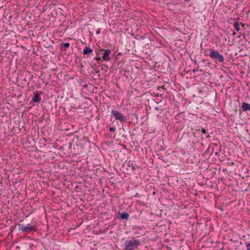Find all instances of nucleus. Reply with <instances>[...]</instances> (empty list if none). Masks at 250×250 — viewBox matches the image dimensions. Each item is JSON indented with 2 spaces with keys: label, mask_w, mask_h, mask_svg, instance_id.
I'll use <instances>...</instances> for the list:
<instances>
[{
  "label": "nucleus",
  "mask_w": 250,
  "mask_h": 250,
  "mask_svg": "<svg viewBox=\"0 0 250 250\" xmlns=\"http://www.w3.org/2000/svg\"><path fill=\"white\" fill-rule=\"evenodd\" d=\"M242 108L244 111H250V104L243 103L242 105Z\"/></svg>",
  "instance_id": "1a4fd4ad"
},
{
  "label": "nucleus",
  "mask_w": 250,
  "mask_h": 250,
  "mask_svg": "<svg viewBox=\"0 0 250 250\" xmlns=\"http://www.w3.org/2000/svg\"><path fill=\"white\" fill-rule=\"evenodd\" d=\"M12 230H11V232H9V235H10V234H11V233H12Z\"/></svg>",
  "instance_id": "4be33fe9"
},
{
  "label": "nucleus",
  "mask_w": 250,
  "mask_h": 250,
  "mask_svg": "<svg viewBox=\"0 0 250 250\" xmlns=\"http://www.w3.org/2000/svg\"><path fill=\"white\" fill-rule=\"evenodd\" d=\"M240 24H242V26H243V27H244V23H243L241 22V23H240Z\"/></svg>",
  "instance_id": "aec40b11"
},
{
  "label": "nucleus",
  "mask_w": 250,
  "mask_h": 250,
  "mask_svg": "<svg viewBox=\"0 0 250 250\" xmlns=\"http://www.w3.org/2000/svg\"><path fill=\"white\" fill-rule=\"evenodd\" d=\"M186 1H188V0H186Z\"/></svg>",
  "instance_id": "b1692460"
},
{
  "label": "nucleus",
  "mask_w": 250,
  "mask_h": 250,
  "mask_svg": "<svg viewBox=\"0 0 250 250\" xmlns=\"http://www.w3.org/2000/svg\"><path fill=\"white\" fill-rule=\"evenodd\" d=\"M100 33V30L99 29L97 30L96 31V34H99Z\"/></svg>",
  "instance_id": "f3484780"
},
{
  "label": "nucleus",
  "mask_w": 250,
  "mask_h": 250,
  "mask_svg": "<svg viewBox=\"0 0 250 250\" xmlns=\"http://www.w3.org/2000/svg\"><path fill=\"white\" fill-rule=\"evenodd\" d=\"M111 116L121 123L125 122L126 121V117L123 116L121 112L116 110H112L111 111Z\"/></svg>",
  "instance_id": "7ed1b4c3"
},
{
  "label": "nucleus",
  "mask_w": 250,
  "mask_h": 250,
  "mask_svg": "<svg viewBox=\"0 0 250 250\" xmlns=\"http://www.w3.org/2000/svg\"><path fill=\"white\" fill-rule=\"evenodd\" d=\"M95 60L96 61H100V60H101V58L99 57H97L96 58H95Z\"/></svg>",
  "instance_id": "dca6fc26"
},
{
  "label": "nucleus",
  "mask_w": 250,
  "mask_h": 250,
  "mask_svg": "<svg viewBox=\"0 0 250 250\" xmlns=\"http://www.w3.org/2000/svg\"><path fill=\"white\" fill-rule=\"evenodd\" d=\"M100 71L99 70H97L95 71V74H98V75L100 76Z\"/></svg>",
  "instance_id": "a211bd4d"
},
{
  "label": "nucleus",
  "mask_w": 250,
  "mask_h": 250,
  "mask_svg": "<svg viewBox=\"0 0 250 250\" xmlns=\"http://www.w3.org/2000/svg\"><path fill=\"white\" fill-rule=\"evenodd\" d=\"M19 229L20 231L23 232H30L31 231H35L36 228L34 226H31L30 224H28L26 226L23 224H20L19 225Z\"/></svg>",
  "instance_id": "20e7f679"
},
{
  "label": "nucleus",
  "mask_w": 250,
  "mask_h": 250,
  "mask_svg": "<svg viewBox=\"0 0 250 250\" xmlns=\"http://www.w3.org/2000/svg\"><path fill=\"white\" fill-rule=\"evenodd\" d=\"M140 196V194H139L138 193H137L135 195V197H139Z\"/></svg>",
  "instance_id": "6ab92c4d"
},
{
  "label": "nucleus",
  "mask_w": 250,
  "mask_h": 250,
  "mask_svg": "<svg viewBox=\"0 0 250 250\" xmlns=\"http://www.w3.org/2000/svg\"><path fill=\"white\" fill-rule=\"evenodd\" d=\"M247 250H250V243L246 244Z\"/></svg>",
  "instance_id": "4468645a"
},
{
  "label": "nucleus",
  "mask_w": 250,
  "mask_h": 250,
  "mask_svg": "<svg viewBox=\"0 0 250 250\" xmlns=\"http://www.w3.org/2000/svg\"><path fill=\"white\" fill-rule=\"evenodd\" d=\"M41 101V98L38 91L34 92V96L32 98V102L35 103H39Z\"/></svg>",
  "instance_id": "0eeeda50"
},
{
  "label": "nucleus",
  "mask_w": 250,
  "mask_h": 250,
  "mask_svg": "<svg viewBox=\"0 0 250 250\" xmlns=\"http://www.w3.org/2000/svg\"><path fill=\"white\" fill-rule=\"evenodd\" d=\"M201 132L203 133H204V134H206L207 133L206 130L205 129H204V128L202 129Z\"/></svg>",
  "instance_id": "2eb2a0df"
},
{
  "label": "nucleus",
  "mask_w": 250,
  "mask_h": 250,
  "mask_svg": "<svg viewBox=\"0 0 250 250\" xmlns=\"http://www.w3.org/2000/svg\"><path fill=\"white\" fill-rule=\"evenodd\" d=\"M233 26L234 27V28L235 29V30L237 31V32H239L240 30V28L239 27V24L238 22L237 21H235L233 23Z\"/></svg>",
  "instance_id": "9b49d317"
},
{
  "label": "nucleus",
  "mask_w": 250,
  "mask_h": 250,
  "mask_svg": "<svg viewBox=\"0 0 250 250\" xmlns=\"http://www.w3.org/2000/svg\"><path fill=\"white\" fill-rule=\"evenodd\" d=\"M129 215L127 212H122L118 213V216H117V218L119 219L120 220H128L129 218Z\"/></svg>",
  "instance_id": "423d86ee"
},
{
  "label": "nucleus",
  "mask_w": 250,
  "mask_h": 250,
  "mask_svg": "<svg viewBox=\"0 0 250 250\" xmlns=\"http://www.w3.org/2000/svg\"><path fill=\"white\" fill-rule=\"evenodd\" d=\"M109 129L110 132H114L115 131L116 128L115 127H110Z\"/></svg>",
  "instance_id": "f8f14e48"
},
{
  "label": "nucleus",
  "mask_w": 250,
  "mask_h": 250,
  "mask_svg": "<svg viewBox=\"0 0 250 250\" xmlns=\"http://www.w3.org/2000/svg\"><path fill=\"white\" fill-rule=\"evenodd\" d=\"M210 137V136L209 134L208 135V136H207V138H209Z\"/></svg>",
  "instance_id": "412c9836"
},
{
  "label": "nucleus",
  "mask_w": 250,
  "mask_h": 250,
  "mask_svg": "<svg viewBox=\"0 0 250 250\" xmlns=\"http://www.w3.org/2000/svg\"><path fill=\"white\" fill-rule=\"evenodd\" d=\"M156 109L158 110V107H156Z\"/></svg>",
  "instance_id": "5701e85b"
},
{
  "label": "nucleus",
  "mask_w": 250,
  "mask_h": 250,
  "mask_svg": "<svg viewBox=\"0 0 250 250\" xmlns=\"http://www.w3.org/2000/svg\"><path fill=\"white\" fill-rule=\"evenodd\" d=\"M141 241L140 239L133 237L131 239H126L122 243L120 247L121 250H135L140 246Z\"/></svg>",
  "instance_id": "f257e3e1"
},
{
  "label": "nucleus",
  "mask_w": 250,
  "mask_h": 250,
  "mask_svg": "<svg viewBox=\"0 0 250 250\" xmlns=\"http://www.w3.org/2000/svg\"><path fill=\"white\" fill-rule=\"evenodd\" d=\"M209 56L211 59L217 60L220 62H223L224 60L223 56L216 50L211 49Z\"/></svg>",
  "instance_id": "f03ea898"
},
{
  "label": "nucleus",
  "mask_w": 250,
  "mask_h": 250,
  "mask_svg": "<svg viewBox=\"0 0 250 250\" xmlns=\"http://www.w3.org/2000/svg\"><path fill=\"white\" fill-rule=\"evenodd\" d=\"M93 52V50L89 47H85L83 50V54L84 55L89 54Z\"/></svg>",
  "instance_id": "9d476101"
},
{
  "label": "nucleus",
  "mask_w": 250,
  "mask_h": 250,
  "mask_svg": "<svg viewBox=\"0 0 250 250\" xmlns=\"http://www.w3.org/2000/svg\"><path fill=\"white\" fill-rule=\"evenodd\" d=\"M110 49H106L104 50V55L103 56V59L104 61H109L110 60V54L111 53Z\"/></svg>",
  "instance_id": "39448f33"
},
{
  "label": "nucleus",
  "mask_w": 250,
  "mask_h": 250,
  "mask_svg": "<svg viewBox=\"0 0 250 250\" xmlns=\"http://www.w3.org/2000/svg\"><path fill=\"white\" fill-rule=\"evenodd\" d=\"M128 166L131 167V168L132 169V170H135V167H134V166L133 165V164L132 163H131V164H129L128 165Z\"/></svg>",
  "instance_id": "ddd939ff"
},
{
  "label": "nucleus",
  "mask_w": 250,
  "mask_h": 250,
  "mask_svg": "<svg viewBox=\"0 0 250 250\" xmlns=\"http://www.w3.org/2000/svg\"><path fill=\"white\" fill-rule=\"evenodd\" d=\"M70 46V43L68 42L62 43L60 45V48L62 51H66V49Z\"/></svg>",
  "instance_id": "6e6552de"
}]
</instances>
